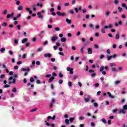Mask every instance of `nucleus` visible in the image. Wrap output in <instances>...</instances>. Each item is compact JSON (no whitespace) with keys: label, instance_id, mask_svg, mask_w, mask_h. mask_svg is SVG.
Masks as SVG:
<instances>
[{"label":"nucleus","instance_id":"51","mask_svg":"<svg viewBox=\"0 0 127 127\" xmlns=\"http://www.w3.org/2000/svg\"><path fill=\"white\" fill-rule=\"evenodd\" d=\"M6 13H7V10H4L2 14H6Z\"/></svg>","mask_w":127,"mask_h":127},{"label":"nucleus","instance_id":"37","mask_svg":"<svg viewBox=\"0 0 127 127\" xmlns=\"http://www.w3.org/2000/svg\"><path fill=\"white\" fill-rule=\"evenodd\" d=\"M65 123L66 125H69V120L68 119L65 120Z\"/></svg>","mask_w":127,"mask_h":127},{"label":"nucleus","instance_id":"14","mask_svg":"<svg viewBox=\"0 0 127 127\" xmlns=\"http://www.w3.org/2000/svg\"><path fill=\"white\" fill-rule=\"evenodd\" d=\"M87 53L88 54H92V53H93V51H92V49L88 48Z\"/></svg>","mask_w":127,"mask_h":127},{"label":"nucleus","instance_id":"40","mask_svg":"<svg viewBox=\"0 0 127 127\" xmlns=\"http://www.w3.org/2000/svg\"><path fill=\"white\" fill-rule=\"evenodd\" d=\"M84 48H85V47H82V48H81V49H80L81 53H83V52H84Z\"/></svg>","mask_w":127,"mask_h":127},{"label":"nucleus","instance_id":"60","mask_svg":"<svg viewBox=\"0 0 127 127\" xmlns=\"http://www.w3.org/2000/svg\"><path fill=\"white\" fill-rule=\"evenodd\" d=\"M104 68L105 69V70H106V71H109V67L108 66H106Z\"/></svg>","mask_w":127,"mask_h":127},{"label":"nucleus","instance_id":"6","mask_svg":"<svg viewBox=\"0 0 127 127\" xmlns=\"http://www.w3.org/2000/svg\"><path fill=\"white\" fill-rule=\"evenodd\" d=\"M44 56L46 58H47V57H49V58H50L52 55H51V54L50 53H47L44 55Z\"/></svg>","mask_w":127,"mask_h":127},{"label":"nucleus","instance_id":"2","mask_svg":"<svg viewBox=\"0 0 127 127\" xmlns=\"http://www.w3.org/2000/svg\"><path fill=\"white\" fill-rule=\"evenodd\" d=\"M110 65L112 72H118V69H117V68H114V66H117V65H116L115 63H110Z\"/></svg>","mask_w":127,"mask_h":127},{"label":"nucleus","instance_id":"4","mask_svg":"<svg viewBox=\"0 0 127 127\" xmlns=\"http://www.w3.org/2000/svg\"><path fill=\"white\" fill-rule=\"evenodd\" d=\"M66 70H67V71H68L69 72V74H73L74 73V72L73 71V70H74V69L71 68V67H67L66 68Z\"/></svg>","mask_w":127,"mask_h":127},{"label":"nucleus","instance_id":"49","mask_svg":"<svg viewBox=\"0 0 127 127\" xmlns=\"http://www.w3.org/2000/svg\"><path fill=\"white\" fill-rule=\"evenodd\" d=\"M45 123H46V125L48 126V127H49L50 126H51V124L48 123H47V121H45Z\"/></svg>","mask_w":127,"mask_h":127},{"label":"nucleus","instance_id":"24","mask_svg":"<svg viewBox=\"0 0 127 127\" xmlns=\"http://www.w3.org/2000/svg\"><path fill=\"white\" fill-rule=\"evenodd\" d=\"M6 25H7V23L6 22H3L2 24V26L3 27H5V26H6Z\"/></svg>","mask_w":127,"mask_h":127},{"label":"nucleus","instance_id":"28","mask_svg":"<svg viewBox=\"0 0 127 127\" xmlns=\"http://www.w3.org/2000/svg\"><path fill=\"white\" fill-rule=\"evenodd\" d=\"M74 120H75V118H70L69 119V122L70 123H73V122H74Z\"/></svg>","mask_w":127,"mask_h":127},{"label":"nucleus","instance_id":"22","mask_svg":"<svg viewBox=\"0 0 127 127\" xmlns=\"http://www.w3.org/2000/svg\"><path fill=\"white\" fill-rule=\"evenodd\" d=\"M104 69H105V66H102L100 68V72H103V71H104Z\"/></svg>","mask_w":127,"mask_h":127},{"label":"nucleus","instance_id":"38","mask_svg":"<svg viewBox=\"0 0 127 127\" xmlns=\"http://www.w3.org/2000/svg\"><path fill=\"white\" fill-rule=\"evenodd\" d=\"M118 56V55L117 54H114L113 56H111L112 58H113L115 59V58H116Z\"/></svg>","mask_w":127,"mask_h":127},{"label":"nucleus","instance_id":"19","mask_svg":"<svg viewBox=\"0 0 127 127\" xmlns=\"http://www.w3.org/2000/svg\"><path fill=\"white\" fill-rule=\"evenodd\" d=\"M115 39H120V34L119 33L116 34L115 36Z\"/></svg>","mask_w":127,"mask_h":127},{"label":"nucleus","instance_id":"32","mask_svg":"<svg viewBox=\"0 0 127 127\" xmlns=\"http://www.w3.org/2000/svg\"><path fill=\"white\" fill-rule=\"evenodd\" d=\"M34 81V78H33V77H31L30 78V82L31 83H33Z\"/></svg>","mask_w":127,"mask_h":127},{"label":"nucleus","instance_id":"31","mask_svg":"<svg viewBox=\"0 0 127 127\" xmlns=\"http://www.w3.org/2000/svg\"><path fill=\"white\" fill-rule=\"evenodd\" d=\"M79 120H80V121H83V120H85V117L84 116H81L79 118Z\"/></svg>","mask_w":127,"mask_h":127},{"label":"nucleus","instance_id":"52","mask_svg":"<svg viewBox=\"0 0 127 127\" xmlns=\"http://www.w3.org/2000/svg\"><path fill=\"white\" fill-rule=\"evenodd\" d=\"M41 51H42V48H40L38 49V50H37L38 52H41Z\"/></svg>","mask_w":127,"mask_h":127},{"label":"nucleus","instance_id":"21","mask_svg":"<svg viewBox=\"0 0 127 127\" xmlns=\"http://www.w3.org/2000/svg\"><path fill=\"white\" fill-rule=\"evenodd\" d=\"M102 123H103V124H107V121L106 120V119L105 118H103L101 120Z\"/></svg>","mask_w":127,"mask_h":127},{"label":"nucleus","instance_id":"27","mask_svg":"<svg viewBox=\"0 0 127 127\" xmlns=\"http://www.w3.org/2000/svg\"><path fill=\"white\" fill-rule=\"evenodd\" d=\"M59 76L60 78H63V77H64V75H63V74H62L61 72L59 73Z\"/></svg>","mask_w":127,"mask_h":127},{"label":"nucleus","instance_id":"25","mask_svg":"<svg viewBox=\"0 0 127 127\" xmlns=\"http://www.w3.org/2000/svg\"><path fill=\"white\" fill-rule=\"evenodd\" d=\"M91 76L92 77H96V76H97V73L93 72V73L91 74Z\"/></svg>","mask_w":127,"mask_h":127},{"label":"nucleus","instance_id":"45","mask_svg":"<svg viewBox=\"0 0 127 127\" xmlns=\"http://www.w3.org/2000/svg\"><path fill=\"white\" fill-rule=\"evenodd\" d=\"M25 58H26V54H23L22 56V59H25Z\"/></svg>","mask_w":127,"mask_h":127},{"label":"nucleus","instance_id":"1","mask_svg":"<svg viewBox=\"0 0 127 127\" xmlns=\"http://www.w3.org/2000/svg\"><path fill=\"white\" fill-rule=\"evenodd\" d=\"M8 80L9 81L8 83L9 85H10L11 84H15V83L16 82V79H15V78H13V77H12V76H10V77H9Z\"/></svg>","mask_w":127,"mask_h":127},{"label":"nucleus","instance_id":"34","mask_svg":"<svg viewBox=\"0 0 127 127\" xmlns=\"http://www.w3.org/2000/svg\"><path fill=\"white\" fill-rule=\"evenodd\" d=\"M118 10L119 12H123V8H122L121 7H118Z\"/></svg>","mask_w":127,"mask_h":127},{"label":"nucleus","instance_id":"23","mask_svg":"<svg viewBox=\"0 0 127 127\" xmlns=\"http://www.w3.org/2000/svg\"><path fill=\"white\" fill-rule=\"evenodd\" d=\"M27 86H31V88H34V85L31 84V83H28Z\"/></svg>","mask_w":127,"mask_h":127},{"label":"nucleus","instance_id":"11","mask_svg":"<svg viewBox=\"0 0 127 127\" xmlns=\"http://www.w3.org/2000/svg\"><path fill=\"white\" fill-rule=\"evenodd\" d=\"M107 95H108L109 98H111V99H114V98H115V96L112 95V94H111L110 92H108Z\"/></svg>","mask_w":127,"mask_h":127},{"label":"nucleus","instance_id":"56","mask_svg":"<svg viewBox=\"0 0 127 127\" xmlns=\"http://www.w3.org/2000/svg\"><path fill=\"white\" fill-rule=\"evenodd\" d=\"M14 69L15 70H17V69H18V66H17V65H15V66H14Z\"/></svg>","mask_w":127,"mask_h":127},{"label":"nucleus","instance_id":"58","mask_svg":"<svg viewBox=\"0 0 127 127\" xmlns=\"http://www.w3.org/2000/svg\"><path fill=\"white\" fill-rule=\"evenodd\" d=\"M54 50H57V49H58V47L57 46H54Z\"/></svg>","mask_w":127,"mask_h":127},{"label":"nucleus","instance_id":"13","mask_svg":"<svg viewBox=\"0 0 127 127\" xmlns=\"http://www.w3.org/2000/svg\"><path fill=\"white\" fill-rule=\"evenodd\" d=\"M66 41H67V39H66V38H65V37L62 38L61 39V41L62 42H66Z\"/></svg>","mask_w":127,"mask_h":127},{"label":"nucleus","instance_id":"43","mask_svg":"<svg viewBox=\"0 0 127 127\" xmlns=\"http://www.w3.org/2000/svg\"><path fill=\"white\" fill-rule=\"evenodd\" d=\"M36 111H37V108H34L33 110H31V113H33V112H35Z\"/></svg>","mask_w":127,"mask_h":127},{"label":"nucleus","instance_id":"20","mask_svg":"<svg viewBox=\"0 0 127 127\" xmlns=\"http://www.w3.org/2000/svg\"><path fill=\"white\" fill-rule=\"evenodd\" d=\"M23 9V7L21 5H19L18 7V10H22Z\"/></svg>","mask_w":127,"mask_h":127},{"label":"nucleus","instance_id":"46","mask_svg":"<svg viewBox=\"0 0 127 127\" xmlns=\"http://www.w3.org/2000/svg\"><path fill=\"white\" fill-rule=\"evenodd\" d=\"M94 48H95V49H98L99 48V46L97 44L94 45Z\"/></svg>","mask_w":127,"mask_h":127},{"label":"nucleus","instance_id":"9","mask_svg":"<svg viewBox=\"0 0 127 127\" xmlns=\"http://www.w3.org/2000/svg\"><path fill=\"white\" fill-rule=\"evenodd\" d=\"M112 27H113V25H112V24H110L109 25V26H104V28H105V29H107L108 28H112Z\"/></svg>","mask_w":127,"mask_h":127},{"label":"nucleus","instance_id":"42","mask_svg":"<svg viewBox=\"0 0 127 127\" xmlns=\"http://www.w3.org/2000/svg\"><path fill=\"white\" fill-rule=\"evenodd\" d=\"M10 87V85L6 84L3 86V88H9Z\"/></svg>","mask_w":127,"mask_h":127},{"label":"nucleus","instance_id":"5","mask_svg":"<svg viewBox=\"0 0 127 127\" xmlns=\"http://www.w3.org/2000/svg\"><path fill=\"white\" fill-rule=\"evenodd\" d=\"M122 24H123V21L122 20L119 21L118 23H115V25L116 27L119 26V25H122Z\"/></svg>","mask_w":127,"mask_h":127},{"label":"nucleus","instance_id":"36","mask_svg":"<svg viewBox=\"0 0 127 127\" xmlns=\"http://www.w3.org/2000/svg\"><path fill=\"white\" fill-rule=\"evenodd\" d=\"M110 14H111V12H110V11H107L105 13V15H107V16H109Z\"/></svg>","mask_w":127,"mask_h":127},{"label":"nucleus","instance_id":"29","mask_svg":"<svg viewBox=\"0 0 127 127\" xmlns=\"http://www.w3.org/2000/svg\"><path fill=\"white\" fill-rule=\"evenodd\" d=\"M84 101L86 103H88V102H89L90 101V99L89 98H84Z\"/></svg>","mask_w":127,"mask_h":127},{"label":"nucleus","instance_id":"48","mask_svg":"<svg viewBox=\"0 0 127 127\" xmlns=\"http://www.w3.org/2000/svg\"><path fill=\"white\" fill-rule=\"evenodd\" d=\"M8 53L10 55H12L13 54V52H12V51H9Z\"/></svg>","mask_w":127,"mask_h":127},{"label":"nucleus","instance_id":"59","mask_svg":"<svg viewBox=\"0 0 127 127\" xmlns=\"http://www.w3.org/2000/svg\"><path fill=\"white\" fill-rule=\"evenodd\" d=\"M68 86L69 87H72V82H69L68 83Z\"/></svg>","mask_w":127,"mask_h":127},{"label":"nucleus","instance_id":"16","mask_svg":"<svg viewBox=\"0 0 127 127\" xmlns=\"http://www.w3.org/2000/svg\"><path fill=\"white\" fill-rule=\"evenodd\" d=\"M28 41V39L25 38L22 40V43H25V42H27Z\"/></svg>","mask_w":127,"mask_h":127},{"label":"nucleus","instance_id":"55","mask_svg":"<svg viewBox=\"0 0 127 127\" xmlns=\"http://www.w3.org/2000/svg\"><path fill=\"white\" fill-rule=\"evenodd\" d=\"M114 3H115L116 4H119V1L118 0H115Z\"/></svg>","mask_w":127,"mask_h":127},{"label":"nucleus","instance_id":"61","mask_svg":"<svg viewBox=\"0 0 127 127\" xmlns=\"http://www.w3.org/2000/svg\"><path fill=\"white\" fill-rule=\"evenodd\" d=\"M101 32L102 33H106V31L105 30V29H102Z\"/></svg>","mask_w":127,"mask_h":127},{"label":"nucleus","instance_id":"53","mask_svg":"<svg viewBox=\"0 0 127 127\" xmlns=\"http://www.w3.org/2000/svg\"><path fill=\"white\" fill-rule=\"evenodd\" d=\"M94 107H95L96 108H97V107H98V103L95 102V103H94Z\"/></svg>","mask_w":127,"mask_h":127},{"label":"nucleus","instance_id":"30","mask_svg":"<svg viewBox=\"0 0 127 127\" xmlns=\"http://www.w3.org/2000/svg\"><path fill=\"white\" fill-rule=\"evenodd\" d=\"M4 77H5V74H1L0 75V79H3V78H4Z\"/></svg>","mask_w":127,"mask_h":127},{"label":"nucleus","instance_id":"12","mask_svg":"<svg viewBox=\"0 0 127 127\" xmlns=\"http://www.w3.org/2000/svg\"><path fill=\"white\" fill-rule=\"evenodd\" d=\"M65 21L66 22H67V23H68V24H71V23H72V21H71V20L68 18L65 19Z\"/></svg>","mask_w":127,"mask_h":127},{"label":"nucleus","instance_id":"44","mask_svg":"<svg viewBox=\"0 0 127 127\" xmlns=\"http://www.w3.org/2000/svg\"><path fill=\"white\" fill-rule=\"evenodd\" d=\"M89 73H94L95 72V70L93 69H89L88 71Z\"/></svg>","mask_w":127,"mask_h":127},{"label":"nucleus","instance_id":"64","mask_svg":"<svg viewBox=\"0 0 127 127\" xmlns=\"http://www.w3.org/2000/svg\"><path fill=\"white\" fill-rule=\"evenodd\" d=\"M51 61H52V62H55V58H51Z\"/></svg>","mask_w":127,"mask_h":127},{"label":"nucleus","instance_id":"39","mask_svg":"<svg viewBox=\"0 0 127 127\" xmlns=\"http://www.w3.org/2000/svg\"><path fill=\"white\" fill-rule=\"evenodd\" d=\"M55 30L56 31H59V30H60V28L57 27L55 28Z\"/></svg>","mask_w":127,"mask_h":127},{"label":"nucleus","instance_id":"57","mask_svg":"<svg viewBox=\"0 0 127 127\" xmlns=\"http://www.w3.org/2000/svg\"><path fill=\"white\" fill-rule=\"evenodd\" d=\"M107 53L108 54H111V50H110V49H108V50H107Z\"/></svg>","mask_w":127,"mask_h":127},{"label":"nucleus","instance_id":"54","mask_svg":"<svg viewBox=\"0 0 127 127\" xmlns=\"http://www.w3.org/2000/svg\"><path fill=\"white\" fill-rule=\"evenodd\" d=\"M63 83V80L60 79L59 80V84H62Z\"/></svg>","mask_w":127,"mask_h":127},{"label":"nucleus","instance_id":"62","mask_svg":"<svg viewBox=\"0 0 127 127\" xmlns=\"http://www.w3.org/2000/svg\"><path fill=\"white\" fill-rule=\"evenodd\" d=\"M118 70H119V71H122V70H123V67H122V66L119 67H118Z\"/></svg>","mask_w":127,"mask_h":127},{"label":"nucleus","instance_id":"41","mask_svg":"<svg viewBox=\"0 0 127 127\" xmlns=\"http://www.w3.org/2000/svg\"><path fill=\"white\" fill-rule=\"evenodd\" d=\"M123 109L124 110H125V111H126V110H127V105H125L123 106Z\"/></svg>","mask_w":127,"mask_h":127},{"label":"nucleus","instance_id":"15","mask_svg":"<svg viewBox=\"0 0 127 127\" xmlns=\"http://www.w3.org/2000/svg\"><path fill=\"white\" fill-rule=\"evenodd\" d=\"M37 14L38 15L39 18H43V15L41 14L40 12H38Z\"/></svg>","mask_w":127,"mask_h":127},{"label":"nucleus","instance_id":"63","mask_svg":"<svg viewBox=\"0 0 127 127\" xmlns=\"http://www.w3.org/2000/svg\"><path fill=\"white\" fill-rule=\"evenodd\" d=\"M30 45V43H26V47H29V46Z\"/></svg>","mask_w":127,"mask_h":127},{"label":"nucleus","instance_id":"17","mask_svg":"<svg viewBox=\"0 0 127 127\" xmlns=\"http://www.w3.org/2000/svg\"><path fill=\"white\" fill-rule=\"evenodd\" d=\"M14 43L16 45H17L18 44V39H15L14 40Z\"/></svg>","mask_w":127,"mask_h":127},{"label":"nucleus","instance_id":"50","mask_svg":"<svg viewBox=\"0 0 127 127\" xmlns=\"http://www.w3.org/2000/svg\"><path fill=\"white\" fill-rule=\"evenodd\" d=\"M82 12H83V13H85V12H87V9L86 8L83 9Z\"/></svg>","mask_w":127,"mask_h":127},{"label":"nucleus","instance_id":"35","mask_svg":"<svg viewBox=\"0 0 127 127\" xmlns=\"http://www.w3.org/2000/svg\"><path fill=\"white\" fill-rule=\"evenodd\" d=\"M16 88H14L12 89V92H13V93H16Z\"/></svg>","mask_w":127,"mask_h":127},{"label":"nucleus","instance_id":"18","mask_svg":"<svg viewBox=\"0 0 127 127\" xmlns=\"http://www.w3.org/2000/svg\"><path fill=\"white\" fill-rule=\"evenodd\" d=\"M36 5L35 4H33L32 5V8L34 10V11H36Z\"/></svg>","mask_w":127,"mask_h":127},{"label":"nucleus","instance_id":"8","mask_svg":"<svg viewBox=\"0 0 127 127\" xmlns=\"http://www.w3.org/2000/svg\"><path fill=\"white\" fill-rule=\"evenodd\" d=\"M57 39H58V37L53 36V38H52L51 40H52V41L54 42L56 41V40H57Z\"/></svg>","mask_w":127,"mask_h":127},{"label":"nucleus","instance_id":"10","mask_svg":"<svg viewBox=\"0 0 127 127\" xmlns=\"http://www.w3.org/2000/svg\"><path fill=\"white\" fill-rule=\"evenodd\" d=\"M119 114H126V110H125L124 109L119 110Z\"/></svg>","mask_w":127,"mask_h":127},{"label":"nucleus","instance_id":"47","mask_svg":"<svg viewBox=\"0 0 127 127\" xmlns=\"http://www.w3.org/2000/svg\"><path fill=\"white\" fill-rule=\"evenodd\" d=\"M59 42H60V41H58V42L57 43H56V45H57V46H60V45H61V44H60V43H59Z\"/></svg>","mask_w":127,"mask_h":127},{"label":"nucleus","instance_id":"26","mask_svg":"<svg viewBox=\"0 0 127 127\" xmlns=\"http://www.w3.org/2000/svg\"><path fill=\"white\" fill-rule=\"evenodd\" d=\"M4 51H5V48H2L0 50V52H1V53H3V52H4Z\"/></svg>","mask_w":127,"mask_h":127},{"label":"nucleus","instance_id":"7","mask_svg":"<svg viewBox=\"0 0 127 127\" xmlns=\"http://www.w3.org/2000/svg\"><path fill=\"white\" fill-rule=\"evenodd\" d=\"M54 79H55V77H54V76H52L51 77V78H50L49 79V83L52 82L53 80H54Z\"/></svg>","mask_w":127,"mask_h":127},{"label":"nucleus","instance_id":"33","mask_svg":"<svg viewBox=\"0 0 127 127\" xmlns=\"http://www.w3.org/2000/svg\"><path fill=\"white\" fill-rule=\"evenodd\" d=\"M112 56H107V60L108 61H110V60H111V59H112Z\"/></svg>","mask_w":127,"mask_h":127},{"label":"nucleus","instance_id":"3","mask_svg":"<svg viewBox=\"0 0 127 127\" xmlns=\"http://www.w3.org/2000/svg\"><path fill=\"white\" fill-rule=\"evenodd\" d=\"M57 14L59 16H65L66 15V12L61 13L60 11H57Z\"/></svg>","mask_w":127,"mask_h":127}]
</instances>
